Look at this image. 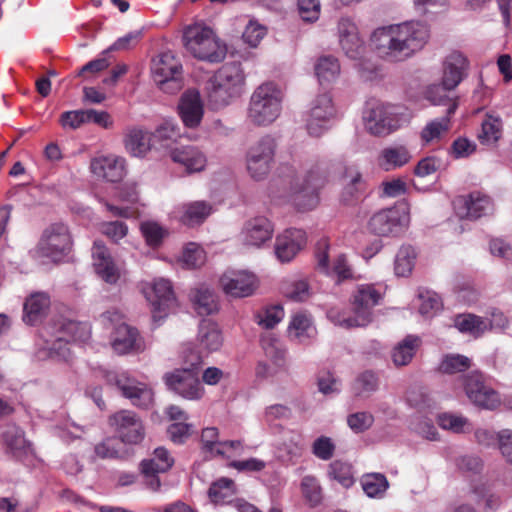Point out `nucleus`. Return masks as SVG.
Listing matches in <instances>:
<instances>
[{"mask_svg": "<svg viewBox=\"0 0 512 512\" xmlns=\"http://www.w3.org/2000/svg\"><path fill=\"white\" fill-rule=\"evenodd\" d=\"M92 259L95 273L99 278L108 284H116L118 282L121 277V268L101 241L94 242Z\"/></svg>", "mask_w": 512, "mask_h": 512, "instance_id": "4be33fe9", "label": "nucleus"}, {"mask_svg": "<svg viewBox=\"0 0 512 512\" xmlns=\"http://www.w3.org/2000/svg\"><path fill=\"white\" fill-rule=\"evenodd\" d=\"M151 135L140 128L127 129L124 138L126 151L134 157H144L151 149Z\"/></svg>", "mask_w": 512, "mask_h": 512, "instance_id": "c9c22d12", "label": "nucleus"}, {"mask_svg": "<svg viewBox=\"0 0 512 512\" xmlns=\"http://www.w3.org/2000/svg\"><path fill=\"white\" fill-rule=\"evenodd\" d=\"M408 404L417 409L419 414H423L424 420H420V416H416L412 425L414 430L425 437L428 440L437 439V430L433 425V420L428 417V414L432 413L434 403L430 397L422 392L410 391L407 394Z\"/></svg>", "mask_w": 512, "mask_h": 512, "instance_id": "6ab92c4d", "label": "nucleus"}, {"mask_svg": "<svg viewBox=\"0 0 512 512\" xmlns=\"http://www.w3.org/2000/svg\"><path fill=\"white\" fill-rule=\"evenodd\" d=\"M336 116V109L329 93L316 96L311 103L306 119V129L310 136L320 137L329 129V122Z\"/></svg>", "mask_w": 512, "mask_h": 512, "instance_id": "f3484780", "label": "nucleus"}, {"mask_svg": "<svg viewBox=\"0 0 512 512\" xmlns=\"http://www.w3.org/2000/svg\"><path fill=\"white\" fill-rule=\"evenodd\" d=\"M411 158V153L405 146L397 145L383 149L379 163L384 170L389 171L404 166Z\"/></svg>", "mask_w": 512, "mask_h": 512, "instance_id": "ea45409f", "label": "nucleus"}, {"mask_svg": "<svg viewBox=\"0 0 512 512\" xmlns=\"http://www.w3.org/2000/svg\"><path fill=\"white\" fill-rule=\"evenodd\" d=\"M181 261L186 268H197L204 263L205 253L199 245L189 243L183 250Z\"/></svg>", "mask_w": 512, "mask_h": 512, "instance_id": "052dcab7", "label": "nucleus"}, {"mask_svg": "<svg viewBox=\"0 0 512 512\" xmlns=\"http://www.w3.org/2000/svg\"><path fill=\"white\" fill-rule=\"evenodd\" d=\"M399 108L380 100L367 101L363 111L366 130L374 136H387L400 127Z\"/></svg>", "mask_w": 512, "mask_h": 512, "instance_id": "6e6552de", "label": "nucleus"}, {"mask_svg": "<svg viewBox=\"0 0 512 512\" xmlns=\"http://www.w3.org/2000/svg\"><path fill=\"white\" fill-rule=\"evenodd\" d=\"M468 59L459 51L451 52L445 59L442 76L447 89H455L467 75Z\"/></svg>", "mask_w": 512, "mask_h": 512, "instance_id": "c756f323", "label": "nucleus"}, {"mask_svg": "<svg viewBox=\"0 0 512 512\" xmlns=\"http://www.w3.org/2000/svg\"><path fill=\"white\" fill-rule=\"evenodd\" d=\"M174 464V459L167 449L158 447L154 450L150 459L141 462V469L144 475L158 474L168 471Z\"/></svg>", "mask_w": 512, "mask_h": 512, "instance_id": "58836bf2", "label": "nucleus"}, {"mask_svg": "<svg viewBox=\"0 0 512 512\" xmlns=\"http://www.w3.org/2000/svg\"><path fill=\"white\" fill-rule=\"evenodd\" d=\"M429 38L428 27L418 21H408L376 29L372 44L382 57L404 61L421 50Z\"/></svg>", "mask_w": 512, "mask_h": 512, "instance_id": "f257e3e1", "label": "nucleus"}, {"mask_svg": "<svg viewBox=\"0 0 512 512\" xmlns=\"http://www.w3.org/2000/svg\"><path fill=\"white\" fill-rule=\"evenodd\" d=\"M235 492V484L231 479L220 478L212 483L208 496L214 504H226L232 501Z\"/></svg>", "mask_w": 512, "mask_h": 512, "instance_id": "a18cd8bd", "label": "nucleus"}, {"mask_svg": "<svg viewBox=\"0 0 512 512\" xmlns=\"http://www.w3.org/2000/svg\"><path fill=\"white\" fill-rule=\"evenodd\" d=\"M266 27L256 21H250L242 34L245 43L250 47H257L261 40L266 35Z\"/></svg>", "mask_w": 512, "mask_h": 512, "instance_id": "680f3d73", "label": "nucleus"}, {"mask_svg": "<svg viewBox=\"0 0 512 512\" xmlns=\"http://www.w3.org/2000/svg\"><path fill=\"white\" fill-rule=\"evenodd\" d=\"M190 298L195 311L200 316H208L214 314L219 309L216 294L213 290L204 285L193 289L190 293Z\"/></svg>", "mask_w": 512, "mask_h": 512, "instance_id": "e433bc0d", "label": "nucleus"}, {"mask_svg": "<svg viewBox=\"0 0 512 512\" xmlns=\"http://www.w3.org/2000/svg\"><path fill=\"white\" fill-rule=\"evenodd\" d=\"M109 423L124 444L136 445L145 437L143 422L133 411H118L109 418Z\"/></svg>", "mask_w": 512, "mask_h": 512, "instance_id": "a211bd4d", "label": "nucleus"}, {"mask_svg": "<svg viewBox=\"0 0 512 512\" xmlns=\"http://www.w3.org/2000/svg\"><path fill=\"white\" fill-rule=\"evenodd\" d=\"M140 229L147 244L152 247L159 246L168 234L167 230L155 221L142 222Z\"/></svg>", "mask_w": 512, "mask_h": 512, "instance_id": "5fc2aeb1", "label": "nucleus"}, {"mask_svg": "<svg viewBox=\"0 0 512 512\" xmlns=\"http://www.w3.org/2000/svg\"><path fill=\"white\" fill-rule=\"evenodd\" d=\"M419 312L425 317H432L442 308V301L438 294L432 291L420 292Z\"/></svg>", "mask_w": 512, "mask_h": 512, "instance_id": "6e6d98bb", "label": "nucleus"}, {"mask_svg": "<svg viewBox=\"0 0 512 512\" xmlns=\"http://www.w3.org/2000/svg\"><path fill=\"white\" fill-rule=\"evenodd\" d=\"M315 74L321 85L335 81L340 74L338 59L333 56L319 58L315 65Z\"/></svg>", "mask_w": 512, "mask_h": 512, "instance_id": "37998d69", "label": "nucleus"}, {"mask_svg": "<svg viewBox=\"0 0 512 512\" xmlns=\"http://www.w3.org/2000/svg\"><path fill=\"white\" fill-rule=\"evenodd\" d=\"M306 244L302 229L289 228L276 237L275 254L279 261L290 262Z\"/></svg>", "mask_w": 512, "mask_h": 512, "instance_id": "5701e85b", "label": "nucleus"}, {"mask_svg": "<svg viewBox=\"0 0 512 512\" xmlns=\"http://www.w3.org/2000/svg\"><path fill=\"white\" fill-rule=\"evenodd\" d=\"M223 342L219 326L215 322L203 320L199 325L196 346L192 347L190 343L183 346V360L189 366L198 367L204 357L219 351Z\"/></svg>", "mask_w": 512, "mask_h": 512, "instance_id": "0eeeda50", "label": "nucleus"}, {"mask_svg": "<svg viewBox=\"0 0 512 512\" xmlns=\"http://www.w3.org/2000/svg\"><path fill=\"white\" fill-rule=\"evenodd\" d=\"M378 377L371 371L361 373L355 380L354 389L357 394H366L376 391Z\"/></svg>", "mask_w": 512, "mask_h": 512, "instance_id": "0e129e2a", "label": "nucleus"}, {"mask_svg": "<svg viewBox=\"0 0 512 512\" xmlns=\"http://www.w3.org/2000/svg\"><path fill=\"white\" fill-rule=\"evenodd\" d=\"M339 43H340L342 50L344 51L345 55L348 58H350L352 60H358V61L362 60L363 54L365 51V46H364L363 40L361 39V37L359 35L355 36L353 38L352 37L344 38L343 40H340ZM358 66H359V70L362 72L363 77H365L367 79L371 78L370 75L365 74L366 70H369V69L364 67L363 62H359Z\"/></svg>", "mask_w": 512, "mask_h": 512, "instance_id": "09e8293b", "label": "nucleus"}, {"mask_svg": "<svg viewBox=\"0 0 512 512\" xmlns=\"http://www.w3.org/2000/svg\"><path fill=\"white\" fill-rule=\"evenodd\" d=\"M329 476L336 480L344 488H349L354 484L351 466L342 461L337 460L330 464Z\"/></svg>", "mask_w": 512, "mask_h": 512, "instance_id": "13d9d810", "label": "nucleus"}, {"mask_svg": "<svg viewBox=\"0 0 512 512\" xmlns=\"http://www.w3.org/2000/svg\"><path fill=\"white\" fill-rule=\"evenodd\" d=\"M105 379L107 383L115 385L134 406L148 409L152 405L154 400L152 389L131 377L127 372L108 371Z\"/></svg>", "mask_w": 512, "mask_h": 512, "instance_id": "ddd939ff", "label": "nucleus"}, {"mask_svg": "<svg viewBox=\"0 0 512 512\" xmlns=\"http://www.w3.org/2000/svg\"><path fill=\"white\" fill-rule=\"evenodd\" d=\"M282 100V91L275 83L261 84L250 97L247 108L248 122L258 127L269 126L280 116Z\"/></svg>", "mask_w": 512, "mask_h": 512, "instance_id": "20e7f679", "label": "nucleus"}, {"mask_svg": "<svg viewBox=\"0 0 512 512\" xmlns=\"http://www.w3.org/2000/svg\"><path fill=\"white\" fill-rule=\"evenodd\" d=\"M454 324L460 332L469 333L476 338L488 330L486 319L473 314L458 315L455 318Z\"/></svg>", "mask_w": 512, "mask_h": 512, "instance_id": "c03bdc74", "label": "nucleus"}, {"mask_svg": "<svg viewBox=\"0 0 512 512\" xmlns=\"http://www.w3.org/2000/svg\"><path fill=\"white\" fill-rule=\"evenodd\" d=\"M437 422L441 428L459 433L464 430V427L467 425L468 421L463 416L443 413L438 415Z\"/></svg>", "mask_w": 512, "mask_h": 512, "instance_id": "69168bd1", "label": "nucleus"}, {"mask_svg": "<svg viewBox=\"0 0 512 512\" xmlns=\"http://www.w3.org/2000/svg\"><path fill=\"white\" fill-rule=\"evenodd\" d=\"M90 169L98 178L118 182L125 175V159L115 155L100 156L91 161Z\"/></svg>", "mask_w": 512, "mask_h": 512, "instance_id": "bb28decb", "label": "nucleus"}, {"mask_svg": "<svg viewBox=\"0 0 512 512\" xmlns=\"http://www.w3.org/2000/svg\"><path fill=\"white\" fill-rule=\"evenodd\" d=\"M246 75L239 62L222 65L207 83V101L213 110L230 105L244 92Z\"/></svg>", "mask_w": 512, "mask_h": 512, "instance_id": "f03ea898", "label": "nucleus"}, {"mask_svg": "<svg viewBox=\"0 0 512 512\" xmlns=\"http://www.w3.org/2000/svg\"><path fill=\"white\" fill-rule=\"evenodd\" d=\"M151 71L154 81L162 91L174 94L181 90L182 65L171 51L160 53L155 57Z\"/></svg>", "mask_w": 512, "mask_h": 512, "instance_id": "9d476101", "label": "nucleus"}, {"mask_svg": "<svg viewBox=\"0 0 512 512\" xmlns=\"http://www.w3.org/2000/svg\"><path fill=\"white\" fill-rule=\"evenodd\" d=\"M3 440L7 448L14 454L24 451L27 447V441L23 431L16 425H7L3 432Z\"/></svg>", "mask_w": 512, "mask_h": 512, "instance_id": "603ef678", "label": "nucleus"}, {"mask_svg": "<svg viewBox=\"0 0 512 512\" xmlns=\"http://www.w3.org/2000/svg\"><path fill=\"white\" fill-rule=\"evenodd\" d=\"M87 119V109L66 111L61 114L60 123L63 128L77 129L84 123H87Z\"/></svg>", "mask_w": 512, "mask_h": 512, "instance_id": "774afa93", "label": "nucleus"}, {"mask_svg": "<svg viewBox=\"0 0 512 512\" xmlns=\"http://www.w3.org/2000/svg\"><path fill=\"white\" fill-rule=\"evenodd\" d=\"M409 221L408 206L401 203L375 213L368 222V229L381 237L397 236L404 231Z\"/></svg>", "mask_w": 512, "mask_h": 512, "instance_id": "9b49d317", "label": "nucleus"}, {"mask_svg": "<svg viewBox=\"0 0 512 512\" xmlns=\"http://www.w3.org/2000/svg\"><path fill=\"white\" fill-rule=\"evenodd\" d=\"M53 339L46 340L43 349L47 356L58 361H69L71 341L85 342L90 337V328L86 323L63 319L52 327Z\"/></svg>", "mask_w": 512, "mask_h": 512, "instance_id": "423d86ee", "label": "nucleus"}, {"mask_svg": "<svg viewBox=\"0 0 512 512\" xmlns=\"http://www.w3.org/2000/svg\"><path fill=\"white\" fill-rule=\"evenodd\" d=\"M72 243L68 227L63 223H53L43 231L37 253L57 262L69 254Z\"/></svg>", "mask_w": 512, "mask_h": 512, "instance_id": "f8f14e48", "label": "nucleus"}, {"mask_svg": "<svg viewBox=\"0 0 512 512\" xmlns=\"http://www.w3.org/2000/svg\"><path fill=\"white\" fill-rule=\"evenodd\" d=\"M276 147V140L271 135H264L250 145L246 152L245 164L247 173L253 180L262 181L269 175Z\"/></svg>", "mask_w": 512, "mask_h": 512, "instance_id": "1a4fd4ad", "label": "nucleus"}, {"mask_svg": "<svg viewBox=\"0 0 512 512\" xmlns=\"http://www.w3.org/2000/svg\"><path fill=\"white\" fill-rule=\"evenodd\" d=\"M284 317V310L279 305L266 308L263 315H257V322L266 329L274 328Z\"/></svg>", "mask_w": 512, "mask_h": 512, "instance_id": "e2e57ef3", "label": "nucleus"}, {"mask_svg": "<svg viewBox=\"0 0 512 512\" xmlns=\"http://www.w3.org/2000/svg\"><path fill=\"white\" fill-rule=\"evenodd\" d=\"M470 365L471 360L468 357L460 354H449L443 358L439 369L443 373L454 374L467 370Z\"/></svg>", "mask_w": 512, "mask_h": 512, "instance_id": "4d7b16f0", "label": "nucleus"}, {"mask_svg": "<svg viewBox=\"0 0 512 512\" xmlns=\"http://www.w3.org/2000/svg\"><path fill=\"white\" fill-rule=\"evenodd\" d=\"M186 49L197 59L210 63L221 62L227 53L214 31L204 23L187 26L183 33Z\"/></svg>", "mask_w": 512, "mask_h": 512, "instance_id": "39448f33", "label": "nucleus"}, {"mask_svg": "<svg viewBox=\"0 0 512 512\" xmlns=\"http://www.w3.org/2000/svg\"><path fill=\"white\" fill-rule=\"evenodd\" d=\"M420 338L415 335L406 336L392 351V360L396 366H405L415 355L420 345Z\"/></svg>", "mask_w": 512, "mask_h": 512, "instance_id": "a19ab883", "label": "nucleus"}, {"mask_svg": "<svg viewBox=\"0 0 512 512\" xmlns=\"http://www.w3.org/2000/svg\"><path fill=\"white\" fill-rule=\"evenodd\" d=\"M123 442L117 437H108L95 446V454L101 459H118L125 454Z\"/></svg>", "mask_w": 512, "mask_h": 512, "instance_id": "3c124183", "label": "nucleus"}, {"mask_svg": "<svg viewBox=\"0 0 512 512\" xmlns=\"http://www.w3.org/2000/svg\"><path fill=\"white\" fill-rule=\"evenodd\" d=\"M213 212V207L206 201H192L175 208L174 218L188 227L202 224Z\"/></svg>", "mask_w": 512, "mask_h": 512, "instance_id": "c85d7f7f", "label": "nucleus"}, {"mask_svg": "<svg viewBox=\"0 0 512 512\" xmlns=\"http://www.w3.org/2000/svg\"><path fill=\"white\" fill-rule=\"evenodd\" d=\"M50 306V297L44 292L31 294L24 302L23 321L28 325H35L46 315Z\"/></svg>", "mask_w": 512, "mask_h": 512, "instance_id": "72a5a7b5", "label": "nucleus"}, {"mask_svg": "<svg viewBox=\"0 0 512 512\" xmlns=\"http://www.w3.org/2000/svg\"><path fill=\"white\" fill-rule=\"evenodd\" d=\"M186 369H175L164 375V381L169 390L187 400H199L204 394V388L201 385L197 367Z\"/></svg>", "mask_w": 512, "mask_h": 512, "instance_id": "2eb2a0df", "label": "nucleus"}, {"mask_svg": "<svg viewBox=\"0 0 512 512\" xmlns=\"http://www.w3.org/2000/svg\"><path fill=\"white\" fill-rule=\"evenodd\" d=\"M381 293L372 284L358 285L352 296L351 312L331 308L327 317L343 328L365 327L372 319V308L379 303Z\"/></svg>", "mask_w": 512, "mask_h": 512, "instance_id": "7ed1b4c3", "label": "nucleus"}, {"mask_svg": "<svg viewBox=\"0 0 512 512\" xmlns=\"http://www.w3.org/2000/svg\"><path fill=\"white\" fill-rule=\"evenodd\" d=\"M450 115H446L441 119H436L429 122L421 132V138L426 143L439 139L443 134L449 130Z\"/></svg>", "mask_w": 512, "mask_h": 512, "instance_id": "864d4df0", "label": "nucleus"}, {"mask_svg": "<svg viewBox=\"0 0 512 512\" xmlns=\"http://www.w3.org/2000/svg\"><path fill=\"white\" fill-rule=\"evenodd\" d=\"M144 295L152 307L155 322L165 318L176 307V297L171 282L165 278L154 279L143 287Z\"/></svg>", "mask_w": 512, "mask_h": 512, "instance_id": "4468645a", "label": "nucleus"}, {"mask_svg": "<svg viewBox=\"0 0 512 512\" xmlns=\"http://www.w3.org/2000/svg\"><path fill=\"white\" fill-rule=\"evenodd\" d=\"M340 164L324 160L316 159L306 163L305 174L302 183L320 190L331 179L332 173L339 170Z\"/></svg>", "mask_w": 512, "mask_h": 512, "instance_id": "a878e982", "label": "nucleus"}, {"mask_svg": "<svg viewBox=\"0 0 512 512\" xmlns=\"http://www.w3.org/2000/svg\"><path fill=\"white\" fill-rule=\"evenodd\" d=\"M416 251L410 245H402L394 259V273L398 277H408L414 268Z\"/></svg>", "mask_w": 512, "mask_h": 512, "instance_id": "79ce46f5", "label": "nucleus"}, {"mask_svg": "<svg viewBox=\"0 0 512 512\" xmlns=\"http://www.w3.org/2000/svg\"><path fill=\"white\" fill-rule=\"evenodd\" d=\"M178 108L180 117L185 126L195 128L200 124L204 110L198 91H186L181 96Z\"/></svg>", "mask_w": 512, "mask_h": 512, "instance_id": "7c9ffc66", "label": "nucleus"}, {"mask_svg": "<svg viewBox=\"0 0 512 512\" xmlns=\"http://www.w3.org/2000/svg\"><path fill=\"white\" fill-rule=\"evenodd\" d=\"M291 201L298 211L313 210L319 203V190L298 180L291 187Z\"/></svg>", "mask_w": 512, "mask_h": 512, "instance_id": "f704fd0d", "label": "nucleus"}, {"mask_svg": "<svg viewBox=\"0 0 512 512\" xmlns=\"http://www.w3.org/2000/svg\"><path fill=\"white\" fill-rule=\"evenodd\" d=\"M301 490L305 499L314 507L322 500V491L315 477L305 476L301 482Z\"/></svg>", "mask_w": 512, "mask_h": 512, "instance_id": "bf43d9fd", "label": "nucleus"}, {"mask_svg": "<svg viewBox=\"0 0 512 512\" xmlns=\"http://www.w3.org/2000/svg\"><path fill=\"white\" fill-rule=\"evenodd\" d=\"M361 485L365 494L370 498H381L389 487L384 474L369 473L361 478Z\"/></svg>", "mask_w": 512, "mask_h": 512, "instance_id": "de8ad7c7", "label": "nucleus"}, {"mask_svg": "<svg viewBox=\"0 0 512 512\" xmlns=\"http://www.w3.org/2000/svg\"><path fill=\"white\" fill-rule=\"evenodd\" d=\"M170 156L189 173L199 172L206 165V156L195 146L177 147L170 152Z\"/></svg>", "mask_w": 512, "mask_h": 512, "instance_id": "473e14b6", "label": "nucleus"}, {"mask_svg": "<svg viewBox=\"0 0 512 512\" xmlns=\"http://www.w3.org/2000/svg\"><path fill=\"white\" fill-rule=\"evenodd\" d=\"M454 206L459 217L468 219H478L487 216L494 210L491 198L479 191L458 197L454 201Z\"/></svg>", "mask_w": 512, "mask_h": 512, "instance_id": "412c9836", "label": "nucleus"}, {"mask_svg": "<svg viewBox=\"0 0 512 512\" xmlns=\"http://www.w3.org/2000/svg\"><path fill=\"white\" fill-rule=\"evenodd\" d=\"M335 445L331 438L321 436L317 438L312 445L313 454L321 460H329L333 457Z\"/></svg>", "mask_w": 512, "mask_h": 512, "instance_id": "338daca9", "label": "nucleus"}, {"mask_svg": "<svg viewBox=\"0 0 512 512\" xmlns=\"http://www.w3.org/2000/svg\"><path fill=\"white\" fill-rule=\"evenodd\" d=\"M463 386L468 399L478 407L493 410L501 403L499 394L486 382L484 376L479 372L466 375Z\"/></svg>", "mask_w": 512, "mask_h": 512, "instance_id": "dca6fc26", "label": "nucleus"}, {"mask_svg": "<svg viewBox=\"0 0 512 512\" xmlns=\"http://www.w3.org/2000/svg\"><path fill=\"white\" fill-rule=\"evenodd\" d=\"M452 89H447L441 84L430 85L425 92V98L433 105H445L447 106V114L452 115L457 109L458 103L455 99L448 97L447 92Z\"/></svg>", "mask_w": 512, "mask_h": 512, "instance_id": "49530a36", "label": "nucleus"}, {"mask_svg": "<svg viewBox=\"0 0 512 512\" xmlns=\"http://www.w3.org/2000/svg\"><path fill=\"white\" fill-rule=\"evenodd\" d=\"M502 135V122L498 117L488 115L482 122L479 140L484 145H494Z\"/></svg>", "mask_w": 512, "mask_h": 512, "instance_id": "8fccbe9b", "label": "nucleus"}, {"mask_svg": "<svg viewBox=\"0 0 512 512\" xmlns=\"http://www.w3.org/2000/svg\"><path fill=\"white\" fill-rule=\"evenodd\" d=\"M224 293L234 298L251 296L257 288V277L246 270H228L220 277Z\"/></svg>", "mask_w": 512, "mask_h": 512, "instance_id": "aec40b11", "label": "nucleus"}, {"mask_svg": "<svg viewBox=\"0 0 512 512\" xmlns=\"http://www.w3.org/2000/svg\"><path fill=\"white\" fill-rule=\"evenodd\" d=\"M111 345L119 355L138 353L144 350V342L138 330L125 323L116 325Z\"/></svg>", "mask_w": 512, "mask_h": 512, "instance_id": "393cba45", "label": "nucleus"}, {"mask_svg": "<svg viewBox=\"0 0 512 512\" xmlns=\"http://www.w3.org/2000/svg\"><path fill=\"white\" fill-rule=\"evenodd\" d=\"M344 188L341 199L346 204L358 200L365 192V181L359 170L354 166H345L341 169Z\"/></svg>", "mask_w": 512, "mask_h": 512, "instance_id": "2f4dec72", "label": "nucleus"}, {"mask_svg": "<svg viewBox=\"0 0 512 512\" xmlns=\"http://www.w3.org/2000/svg\"><path fill=\"white\" fill-rule=\"evenodd\" d=\"M328 248L329 246L326 241H321L318 243L316 252L318 268L326 274L334 273L341 280L353 278V269L348 262L346 255L344 254L338 255L334 259L333 267L330 269Z\"/></svg>", "mask_w": 512, "mask_h": 512, "instance_id": "cd10ccee", "label": "nucleus"}, {"mask_svg": "<svg viewBox=\"0 0 512 512\" xmlns=\"http://www.w3.org/2000/svg\"><path fill=\"white\" fill-rule=\"evenodd\" d=\"M273 232L274 227L271 221L264 216H258L245 223L241 238L244 245L259 248L271 240Z\"/></svg>", "mask_w": 512, "mask_h": 512, "instance_id": "b1692460", "label": "nucleus"}, {"mask_svg": "<svg viewBox=\"0 0 512 512\" xmlns=\"http://www.w3.org/2000/svg\"><path fill=\"white\" fill-rule=\"evenodd\" d=\"M289 336L299 343H307L316 336V328L311 318L304 313L292 317L288 327Z\"/></svg>", "mask_w": 512, "mask_h": 512, "instance_id": "4c0bfd02", "label": "nucleus"}]
</instances>
